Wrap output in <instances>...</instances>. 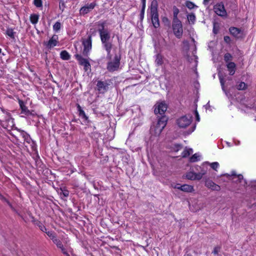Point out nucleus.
<instances>
[{
  "label": "nucleus",
  "mask_w": 256,
  "mask_h": 256,
  "mask_svg": "<svg viewBox=\"0 0 256 256\" xmlns=\"http://www.w3.org/2000/svg\"><path fill=\"white\" fill-rule=\"evenodd\" d=\"M246 88V84L244 82H240L236 86V88L238 90H244Z\"/></svg>",
  "instance_id": "c85d7f7f"
},
{
  "label": "nucleus",
  "mask_w": 256,
  "mask_h": 256,
  "mask_svg": "<svg viewBox=\"0 0 256 256\" xmlns=\"http://www.w3.org/2000/svg\"><path fill=\"white\" fill-rule=\"evenodd\" d=\"M195 128H196L195 126H193L192 130V132L194 131V130Z\"/></svg>",
  "instance_id": "338daca9"
},
{
  "label": "nucleus",
  "mask_w": 256,
  "mask_h": 256,
  "mask_svg": "<svg viewBox=\"0 0 256 256\" xmlns=\"http://www.w3.org/2000/svg\"><path fill=\"white\" fill-rule=\"evenodd\" d=\"M173 20H178V15L180 12L179 9L175 6H173Z\"/></svg>",
  "instance_id": "4be33fe9"
},
{
  "label": "nucleus",
  "mask_w": 256,
  "mask_h": 256,
  "mask_svg": "<svg viewBox=\"0 0 256 256\" xmlns=\"http://www.w3.org/2000/svg\"><path fill=\"white\" fill-rule=\"evenodd\" d=\"M82 118L84 119V120H88V116H86V114H85V116H82Z\"/></svg>",
  "instance_id": "052dcab7"
},
{
  "label": "nucleus",
  "mask_w": 256,
  "mask_h": 256,
  "mask_svg": "<svg viewBox=\"0 0 256 256\" xmlns=\"http://www.w3.org/2000/svg\"><path fill=\"white\" fill-rule=\"evenodd\" d=\"M99 34L104 48L106 47L108 48L109 46H112V44L108 42L110 38V35L108 30L104 32L100 30V31Z\"/></svg>",
  "instance_id": "423d86ee"
},
{
  "label": "nucleus",
  "mask_w": 256,
  "mask_h": 256,
  "mask_svg": "<svg viewBox=\"0 0 256 256\" xmlns=\"http://www.w3.org/2000/svg\"><path fill=\"white\" fill-rule=\"evenodd\" d=\"M113 248L116 249V250H119L118 248L116 246H113Z\"/></svg>",
  "instance_id": "0e129e2a"
},
{
  "label": "nucleus",
  "mask_w": 256,
  "mask_h": 256,
  "mask_svg": "<svg viewBox=\"0 0 256 256\" xmlns=\"http://www.w3.org/2000/svg\"><path fill=\"white\" fill-rule=\"evenodd\" d=\"M220 249L221 247L219 246H217L214 248V250L212 252V253L215 255L218 254V252L220 251Z\"/></svg>",
  "instance_id": "37998d69"
},
{
  "label": "nucleus",
  "mask_w": 256,
  "mask_h": 256,
  "mask_svg": "<svg viewBox=\"0 0 256 256\" xmlns=\"http://www.w3.org/2000/svg\"><path fill=\"white\" fill-rule=\"evenodd\" d=\"M180 190L186 192H191L194 191V187L192 186L184 184L180 186Z\"/></svg>",
  "instance_id": "dca6fc26"
},
{
  "label": "nucleus",
  "mask_w": 256,
  "mask_h": 256,
  "mask_svg": "<svg viewBox=\"0 0 256 256\" xmlns=\"http://www.w3.org/2000/svg\"><path fill=\"white\" fill-rule=\"evenodd\" d=\"M162 22L165 26H167L168 28H170V22L167 17H163L162 18Z\"/></svg>",
  "instance_id": "393cba45"
},
{
  "label": "nucleus",
  "mask_w": 256,
  "mask_h": 256,
  "mask_svg": "<svg viewBox=\"0 0 256 256\" xmlns=\"http://www.w3.org/2000/svg\"><path fill=\"white\" fill-rule=\"evenodd\" d=\"M219 78H220V84H221V86H222V90L224 92H226L225 88H224V79L222 78V76H219Z\"/></svg>",
  "instance_id": "79ce46f5"
},
{
  "label": "nucleus",
  "mask_w": 256,
  "mask_h": 256,
  "mask_svg": "<svg viewBox=\"0 0 256 256\" xmlns=\"http://www.w3.org/2000/svg\"><path fill=\"white\" fill-rule=\"evenodd\" d=\"M188 20L189 22H191L192 24L194 23L196 20V16L194 14L192 13L187 16Z\"/></svg>",
  "instance_id": "cd10ccee"
},
{
  "label": "nucleus",
  "mask_w": 256,
  "mask_h": 256,
  "mask_svg": "<svg viewBox=\"0 0 256 256\" xmlns=\"http://www.w3.org/2000/svg\"><path fill=\"white\" fill-rule=\"evenodd\" d=\"M121 54L120 52L115 54L114 58L112 61L108 62L107 64V70L108 72H113L117 70L120 66Z\"/></svg>",
  "instance_id": "7ed1b4c3"
},
{
  "label": "nucleus",
  "mask_w": 256,
  "mask_h": 256,
  "mask_svg": "<svg viewBox=\"0 0 256 256\" xmlns=\"http://www.w3.org/2000/svg\"><path fill=\"white\" fill-rule=\"evenodd\" d=\"M61 27V24L59 22H56L53 26L54 30L56 32H58L60 30Z\"/></svg>",
  "instance_id": "72a5a7b5"
},
{
  "label": "nucleus",
  "mask_w": 256,
  "mask_h": 256,
  "mask_svg": "<svg viewBox=\"0 0 256 256\" xmlns=\"http://www.w3.org/2000/svg\"><path fill=\"white\" fill-rule=\"evenodd\" d=\"M104 48L107 52V56H106L107 59L110 60L112 59V55L110 54V51L112 48V46H109L108 48H106V47Z\"/></svg>",
  "instance_id": "c9c22d12"
},
{
  "label": "nucleus",
  "mask_w": 256,
  "mask_h": 256,
  "mask_svg": "<svg viewBox=\"0 0 256 256\" xmlns=\"http://www.w3.org/2000/svg\"><path fill=\"white\" fill-rule=\"evenodd\" d=\"M172 28L174 36L180 38L183 34V29L182 22L178 20H172Z\"/></svg>",
  "instance_id": "39448f33"
},
{
  "label": "nucleus",
  "mask_w": 256,
  "mask_h": 256,
  "mask_svg": "<svg viewBox=\"0 0 256 256\" xmlns=\"http://www.w3.org/2000/svg\"><path fill=\"white\" fill-rule=\"evenodd\" d=\"M206 173L205 170H202L201 172L198 173L194 172V180H201Z\"/></svg>",
  "instance_id": "412c9836"
},
{
  "label": "nucleus",
  "mask_w": 256,
  "mask_h": 256,
  "mask_svg": "<svg viewBox=\"0 0 256 256\" xmlns=\"http://www.w3.org/2000/svg\"><path fill=\"white\" fill-rule=\"evenodd\" d=\"M112 84V80L108 79L105 81L98 80L96 86L97 90L100 92L104 93L108 90V86Z\"/></svg>",
  "instance_id": "0eeeda50"
},
{
  "label": "nucleus",
  "mask_w": 256,
  "mask_h": 256,
  "mask_svg": "<svg viewBox=\"0 0 256 256\" xmlns=\"http://www.w3.org/2000/svg\"><path fill=\"white\" fill-rule=\"evenodd\" d=\"M36 224L39 226L40 230L43 232H46V231L47 230L46 228L40 221H37Z\"/></svg>",
  "instance_id": "f704fd0d"
},
{
  "label": "nucleus",
  "mask_w": 256,
  "mask_h": 256,
  "mask_svg": "<svg viewBox=\"0 0 256 256\" xmlns=\"http://www.w3.org/2000/svg\"><path fill=\"white\" fill-rule=\"evenodd\" d=\"M142 3V9L140 14V22H142L144 18V10L146 4V0H141Z\"/></svg>",
  "instance_id": "a211bd4d"
},
{
  "label": "nucleus",
  "mask_w": 256,
  "mask_h": 256,
  "mask_svg": "<svg viewBox=\"0 0 256 256\" xmlns=\"http://www.w3.org/2000/svg\"><path fill=\"white\" fill-rule=\"evenodd\" d=\"M0 199L5 202H6L9 206H11L10 202L0 193Z\"/></svg>",
  "instance_id": "de8ad7c7"
},
{
  "label": "nucleus",
  "mask_w": 256,
  "mask_h": 256,
  "mask_svg": "<svg viewBox=\"0 0 256 256\" xmlns=\"http://www.w3.org/2000/svg\"><path fill=\"white\" fill-rule=\"evenodd\" d=\"M174 147L176 151L178 150L180 148H182V145L180 144H176L174 145Z\"/></svg>",
  "instance_id": "5fc2aeb1"
},
{
  "label": "nucleus",
  "mask_w": 256,
  "mask_h": 256,
  "mask_svg": "<svg viewBox=\"0 0 256 256\" xmlns=\"http://www.w3.org/2000/svg\"><path fill=\"white\" fill-rule=\"evenodd\" d=\"M18 104H20V108L21 110V114H24L26 116L32 115V112H30L28 107L25 105L24 102L22 100L18 99Z\"/></svg>",
  "instance_id": "ddd939ff"
},
{
  "label": "nucleus",
  "mask_w": 256,
  "mask_h": 256,
  "mask_svg": "<svg viewBox=\"0 0 256 256\" xmlns=\"http://www.w3.org/2000/svg\"><path fill=\"white\" fill-rule=\"evenodd\" d=\"M106 24V21H104L101 23L98 22V26L100 27V28H98V32L100 33V31L104 32L105 30H108V28H105V26Z\"/></svg>",
  "instance_id": "b1692460"
},
{
  "label": "nucleus",
  "mask_w": 256,
  "mask_h": 256,
  "mask_svg": "<svg viewBox=\"0 0 256 256\" xmlns=\"http://www.w3.org/2000/svg\"><path fill=\"white\" fill-rule=\"evenodd\" d=\"M186 56V58L187 60H188V62H192V60H193V58H192V57H190V56L188 54Z\"/></svg>",
  "instance_id": "864d4df0"
},
{
  "label": "nucleus",
  "mask_w": 256,
  "mask_h": 256,
  "mask_svg": "<svg viewBox=\"0 0 256 256\" xmlns=\"http://www.w3.org/2000/svg\"><path fill=\"white\" fill-rule=\"evenodd\" d=\"M210 0H204V5H206L208 4V3L210 1Z\"/></svg>",
  "instance_id": "bf43d9fd"
},
{
  "label": "nucleus",
  "mask_w": 256,
  "mask_h": 256,
  "mask_svg": "<svg viewBox=\"0 0 256 256\" xmlns=\"http://www.w3.org/2000/svg\"><path fill=\"white\" fill-rule=\"evenodd\" d=\"M224 41L228 44H230L231 41L229 36H224Z\"/></svg>",
  "instance_id": "09e8293b"
},
{
  "label": "nucleus",
  "mask_w": 256,
  "mask_h": 256,
  "mask_svg": "<svg viewBox=\"0 0 256 256\" xmlns=\"http://www.w3.org/2000/svg\"><path fill=\"white\" fill-rule=\"evenodd\" d=\"M160 116L158 118L156 125L152 126L150 129V132L156 136H159L161 134L163 129L166 126L168 120V117L165 115Z\"/></svg>",
  "instance_id": "f257e3e1"
},
{
  "label": "nucleus",
  "mask_w": 256,
  "mask_h": 256,
  "mask_svg": "<svg viewBox=\"0 0 256 256\" xmlns=\"http://www.w3.org/2000/svg\"><path fill=\"white\" fill-rule=\"evenodd\" d=\"M232 176H236V174L234 172H232ZM237 177H238V180H240V181L241 180L243 179V176L242 174H240L238 175Z\"/></svg>",
  "instance_id": "8fccbe9b"
},
{
  "label": "nucleus",
  "mask_w": 256,
  "mask_h": 256,
  "mask_svg": "<svg viewBox=\"0 0 256 256\" xmlns=\"http://www.w3.org/2000/svg\"><path fill=\"white\" fill-rule=\"evenodd\" d=\"M181 186V184H176L174 186H173V188H176V189H178V190H180V186Z\"/></svg>",
  "instance_id": "4d7b16f0"
},
{
  "label": "nucleus",
  "mask_w": 256,
  "mask_h": 256,
  "mask_svg": "<svg viewBox=\"0 0 256 256\" xmlns=\"http://www.w3.org/2000/svg\"><path fill=\"white\" fill-rule=\"evenodd\" d=\"M214 184V182L208 178H205V186L210 188L212 184Z\"/></svg>",
  "instance_id": "58836bf2"
},
{
  "label": "nucleus",
  "mask_w": 256,
  "mask_h": 256,
  "mask_svg": "<svg viewBox=\"0 0 256 256\" xmlns=\"http://www.w3.org/2000/svg\"><path fill=\"white\" fill-rule=\"evenodd\" d=\"M155 62L158 65H161L162 64L163 62L162 56L160 54H158L156 55V58Z\"/></svg>",
  "instance_id": "473e14b6"
},
{
  "label": "nucleus",
  "mask_w": 256,
  "mask_h": 256,
  "mask_svg": "<svg viewBox=\"0 0 256 256\" xmlns=\"http://www.w3.org/2000/svg\"><path fill=\"white\" fill-rule=\"evenodd\" d=\"M96 4L95 2H92L90 4H86L84 6H82L80 10V14H85L89 12L92 10L94 8Z\"/></svg>",
  "instance_id": "f8f14e48"
},
{
  "label": "nucleus",
  "mask_w": 256,
  "mask_h": 256,
  "mask_svg": "<svg viewBox=\"0 0 256 256\" xmlns=\"http://www.w3.org/2000/svg\"><path fill=\"white\" fill-rule=\"evenodd\" d=\"M92 34L88 35L86 38H82V42L84 46L82 54L84 56H88L90 50L92 48Z\"/></svg>",
  "instance_id": "20e7f679"
},
{
  "label": "nucleus",
  "mask_w": 256,
  "mask_h": 256,
  "mask_svg": "<svg viewBox=\"0 0 256 256\" xmlns=\"http://www.w3.org/2000/svg\"><path fill=\"white\" fill-rule=\"evenodd\" d=\"M57 39L58 36L54 35L46 44L48 48H52L56 46L58 44Z\"/></svg>",
  "instance_id": "2eb2a0df"
},
{
  "label": "nucleus",
  "mask_w": 256,
  "mask_h": 256,
  "mask_svg": "<svg viewBox=\"0 0 256 256\" xmlns=\"http://www.w3.org/2000/svg\"><path fill=\"white\" fill-rule=\"evenodd\" d=\"M219 30V26H218V24L216 22H214L213 24V32L214 34H216Z\"/></svg>",
  "instance_id": "4c0bfd02"
},
{
  "label": "nucleus",
  "mask_w": 256,
  "mask_h": 256,
  "mask_svg": "<svg viewBox=\"0 0 256 256\" xmlns=\"http://www.w3.org/2000/svg\"><path fill=\"white\" fill-rule=\"evenodd\" d=\"M214 12L220 16H224L226 15V12L224 5L222 4H217L214 8Z\"/></svg>",
  "instance_id": "9b49d317"
},
{
  "label": "nucleus",
  "mask_w": 256,
  "mask_h": 256,
  "mask_svg": "<svg viewBox=\"0 0 256 256\" xmlns=\"http://www.w3.org/2000/svg\"><path fill=\"white\" fill-rule=\"evenodd\" d=\"M190 118H188L186 116H182L177 120V124L179 127L185 128L191 123Z\"/></svg>",
  "instance_id": "9d476101"
},
{
  "label": "nucleus",
  "mask_w": 256,
  "mask_h": 256,
  "mask_svg": "<svg viewBox=\"0 0 256 256\" xmlns=\"http://www.w3.org/2000/svg\"><path fill=\"white\" fill-rule=\"evenodd\" d=\"M34 4L37 8L42 7V0H34Z\"/></svg>",
  "instance_id": "ea45409f"
},
{
  "label": "nucleus",
  "mask_w": 256,
  "mask_h": 256,
  "mask_svg": "<svg viewBox=\"0 0 256 256\" xmlns=\"http://www.w3.org/2000/svg\"><path fill=\"white\" fill-rule=\"evenodd\" d=\"M210 165L211 168L213 170H216V168H218V166H219V164L218 162H214L210 164Z\"/></svg>",
  "instance_id": "a18cd8bd"
},
{
  "label": "nucleus",
  "mask_w": 256,
  "mask_h": 256,
  "mask_svg": "<svg viewBox=\"0 0 256 256\" xmlns=\"http://www.w3.org/2000/svg\"><path fill=\"white\" fill-rule=\"evenodd\" d=\"M224 176H226L227 177H230L231 176H230V174H224Z\"/></svg>",
  "instance_id": "69168bd1"
},
{
  "label": "nucleus",
  "mask_w": 256,
  "mask_h": 256,
  "mask_svg": "<svg viewBox=\"0 0 256 256\" xmlns=\"http://www.w3.org/2000/svg\"><path fill=\"white\" fill-rule=\"evenodd\" d=\"M85 112L83 110H80V111L79 112V116L80 117L85 116Z\"/></svg>",
  "instance_id": "6e6d98bb"
},
{
  "label": "nucleus",
  "mask_w": 256,
  "mask_h": 256,
  "mask_svg": "<svg viewBox=\"0 0 256 256\" xmlns=\"http://www.w3.org/2000/svg\"><path fill=\"white\" fill-rule=\"evenodd\" d=\"M186 178L188 180H194V172H190L187 173L186 174Z\"/></svg>",
  "instance_id": "e433bc0d"
},
{
  "label": "nucleus",
  "mask_w": 256,
  "mask_h": 256,
  "mask_svg": "<svg viewBox=\"0 0 256 256\" xmlns=\"http://www.w3.org/2000/svg\"><path fill=\"white\" fill-rule=\"evenodd\" d=\"M158 4L157 0H152L150 6V18L152 23L155 28H158L160 26L158 12Z\"/></svg>",
  "instance_id": "f03ea898"
},
{
  "label": "nucleus",
  "mask_w": 256,
  "mask_h": 256,
  "mask_svg": "<svg viewBox=\"0 0 256 256\" xmlns=\"http://www.w3.org/2000/svg\"><path fill=\"white\" fill-rule=\"evenodd\" d=\"M52 241L56 245L58 248L61 249L62 248L64 247L62 242L59 239H58L57 238H56L54 240H52Z\"/></svg>",
  "instance_id": "7c9ffc66"
},
{
  "label": "nucleus",
  "mask_w": 256,
  "mask_h": 256,
  "mask_svg": "<svg viewBox=\"0 0 256 256\" xmlns=\"http://www.w3.org/2000/svg\"><path fill=\"white\" fill-rule=\"evenodd\" d=\"M16 32L13 31V30L11 28H8L6 30V34L9 36L11 38L14 40V34Z\"/></svg>",
  "instance_id": "5701e85b"
},
{
  "label": "nucleus",
  "mask_w": 256,
  "mask_h": 256,
  "mask_svg": "<svg viewBox=\"0 0 256 256\" xmlns=\"http://www.w3.org/2000/svg\"><path fill=\"white\" fill-rule=\"evenodd\" d=\"M226 66L230 72V74L231 76L234 75L236 71V64L234 62H228L226 64Z\"/></svg>",
  "instance_id": "f3484780"
},
{
  "label": "nucleus",
  "mask_w": 256,
  "mask_h": 256,
  "mask_svg": "<svg viewBox=\"0 0 256 256\" xmlns=\"http://www.w3.org/2000/svg\"><path fill=\"white\" fill-rule=\"evenodd\" d=\"M186 6L189 9L192 10L195 8H198V6L196 5L192 2L186 0Z\"/></svg>",
  "instance_id": "a878e982"
},
{
  "label": "nucleus",
  "mask_w": 256,
  "mask_h": 256,
  "mask_svg": "<svg viewBox=\"0 0 256 256\" xmlns=\"http://www.w3.org/2000/svg\"><path fill=\"white\" fill-rule=\"evenodd\" d=\"M46 233L48 234V236L52 240L56 238V234L55 232L52 231H46Z\"/></svg>",
  "instance_id": "2f4dec72"
},
{
  "label": "nucleus",
  "mask_w": 256,
  "mask_h": 256,
  "mask_svg": "<svg viewBox=\"0 0 256 256\" xmlns=\"http://www.w3.org/2000/svg\"><path fill=\"white\" fill-rule=\"evenodd\" d=\"M154 106V112L156 114L164 115L168 108V106L164 102H157Z\"/></svg>",
  "instance_id": "1a4fd4ad"
},
{
  "label": "nucleus",
  "mask_w": 256,
  "mask_h": 256,
  "mask_svg": "<svg viewBox=\"0 0 256 256\" xmlns=\"http://www.w3.org/2000/svg\"><path fill=\"white\" fill-rule=\"evenodd\" d=\"M32 222H33L35 224L36 223V222L38 221V220H36L34 218V216H32Z\"/></svg>",
  "instance_id": "680f3d73"
},
{
  "label": "nucleus",
  "mask_w": 256,
  "mask_h": 256,
  "mask_svg": "<svg viewBox=\"0 0 256 256\" xmlns=\"http://www.w3.org/2000/svg\"><path fill=\"white\" fill-rule=\"evenodd\" d=\"M192 152V148H189L188 150H184L182 152V156L183 158H186L189 156Z\"/></svg>",
  "instance_id": "bb28decb"
},
{
  "label": "nucleus",
  "mask_w": 256,
  "mask_h": 256,
  "mask_svg": "<svg viewBox=\"0 0 256 256\" xmlns=\"http://www.w3.org/2000/svg\"><path fill=\"white\" fill-rule=\"evenodd\" d=\"M229 31L230 34L236 38H238L242 37V31L238 28L232 26L229 28Z\"/></svg>",
  "instance_id": "4468645a"
},
{
  "label": "nucleus",
  "mask_w": 256,
  "mask_h": 256,
  "mask_svg": "<svg viewBox=\"0 0 256 256\" xmlns=\"http://www.w3.org/2000/svg\"><path fill=\"white\" fill-rule=\"evenodd\" d=\"M60 58L63 60H68L70 58V56L67 51L62 50L60 54Z\"/></svg>",
  "instance_id": "6ab92c4d"
},
{
  "label": "nucleus",
  "mask_w": 256,
  "mask_h": 256,
  "mask_svg": "<svg viewBox=\"0 0 256 256\" xmlns=\"http://www.w3.org/2000/svg\"><path fill=\"white\" fill-rule=\"evenodd\" d=\"M39 15L35 14H32L30 16V21L32 24H36L38 22Z\"/></svg>",
  "instance_id": "aec40b11"
},
{
  "label": "nucleus",
  "mask_w": 256,
  "mask_h": 256,
  "mask_svg": "<svg viewBox=\"0 0 256 256\" xmlns=\"http://www.w3.org/2000/svg\"><path fill=\"white\" fill-rule=\"evenodd\" d=\"M210 108V104H209V102H208V103L207 104L206 106V109H208V108Z\"/></svg>",
  "instance_id": "e2e57ef3"
},
{
  "label": "nucleus",
  "mask_w": 256,
  "mask_h": 256,
  "mask_svg": "<svg viewBox=\"0 0 256 256\" xmlns=\"http://www.w3.org/2000/svg\"><path fill=\"white\" fill-rule=\"evenodd\" d=\"M194 114H195V116H196V120L198 121V122H199L200 118V116H199L198 113V112L196 110H194Z\"/></svg>",
  "instance_id": "3c124183"
},
{
  "label": "nucleus",
  "mask_w": 256,
  "mask_h": 256,
  "mask_svg": "<svg viewBox=\"0 0 256 256\" xmlns=\"http://www.w3.org/2000/svg\"><path fill=\"white\" fill-rule=\"evenodd\" d=\"M232 58V54L230 53L227 52L224 54V60L226 62H230V61L231 60Z\"/></svg>",
  "instance_id": "c756f323"
},
{
  "label": "nucleus",
  "mask_w": 256,
  "mask_h": 256,
  "mask_svg": "<svg viewBox=\"0 0 256 256\" xmlns=\"http://www.w3.org/2000/svg\"><path fill=\"white\" fill-rule=\"evenodd\" d=\"M62 252L66 256H70V255L68 253L66 249L63 247L61 249Z\"/></svg>",
  "instance_id": "603ef678"
},
{
  "label": "nucleus",
  "mask_w": 256,
  "mask_h": 256,
  "mask_svg": "<svg viewBox=\"0 0 256 256\" xmlns=\"http://www.w3.org/2000/svg\"><path fill=\"white\" fill-rule=\"evenodd\" d=\"M77 108H78V112H80V110H82L81 106H80V105L79 104H77Z\"/></svg>",
  "instance_id": "13d9d810"
},
{
  "label": "nucleus",
  "mask_w": 256,
  "mask_h": 256,
  "mask_svg": "<svg viewBox=\"0 0 256 256\" xmlns=\"http://www.w3.org/2000/svg\"><path fill=\"white\" fill-rule=\"evenodd\" d=\"M213 190L220 191V186L216 184L214 182V184H212L211 187L210 188Z\"/></svg>",
  "instance_id": "a19ab883"
},
{
  "label": "nucleus",
  "mask_w": 256,
  "mask_h": 256,
  "mask_svg": "<svg viewBox=\"0 0 256 256\" xmlns=\"http://www.w3.org/2000/svg\"><path fill=\"white\" fill-rule=\"evenodd\" d=\"M62 192H60V195L62 194L64 197H67L69 195V192L68 190L61 189Z\"/></svg>",
  "instance_id": "49530a36"
},
{
  "label": "nucleus",
  "mask_w": 256,
  "mask_h": 256,
  "mask_svg": "<svg viewBox=\"0 0 256 256\" xmlns=\"http://www.w3.org/2000/svg\"><path fill=\"white\" fill-rule=\"evenodd\" d=\"M198 156H197V154H194L190 158V162H196L198 161Z\"/></svg>",
  "instance_id": "c03bdc74"
},
{
  "label": "nucleus",
  "mask_w": 256,
  "mask_h": 256,
  "mask_svg": "<svg viewBox=\"0 0 256 256\" xmlns=\"http://www.w3.org/2000/svg\"><path fill=\"white\" fill-rule=\"evenodd\" d=\"M196 44H194V50L196 51Z\"/></svg>",
  "instance_id": "774afa93"
},
{
  "label": "nucleus",
  "mask_w": 256,
  "mask_h": 256,
  "mask_svg": "<svg viewBox=\"0 0 256 256\" xmlns=\"http://www.w3.org/2000/svg\"><path fill=\"white\" fill-rule=\"evenodd\" d=\"M74 56L78 62L79 64L84 66V70L86 72H88V70L90 71L91 66L87 59L82 58V56L79 54H76Z\"/></svg>",
  "instance_id": "6e6552de"
}]
</instances>
